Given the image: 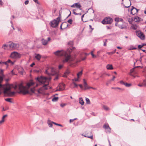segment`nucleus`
Wrapping results in <instances>:
<instances>
[{
  "instance_id": "nucleus-43",
  "label": "nucleus",
  "mask_w": 146,
  "mask_h": 146,
  "mask_svg": "<svg viewBox=\"0 0 146 146\" xmlns=\"http://www.w3.org/2000/svg\"><path fill=\"white\" fill-rule=\"evenodd\" d=\"M72 83L74 85V88H76L77 87L78 85L76 84L74 82H73Z\"/></svg>"
},
{
  "instance_id": "nucleus-38",
  "label": "nucleus",
  "mask_w": 146,
  "mask_h": 146,
  "mask_svg": "<svg viewBox=\"0 0 146 146\" xmlns=\"http://www.w3.org/2000/svg\"><path fill=\"white\" fill-rule=\"evenodd\" d=\"M107 41V39L105 40V41H104V46H106V42Z\"/></svg>"
},
{
  "instance_id": "nucleus-13",
  "label": "nucleus",
  "mask_w": 146,
  "mask_h": 146,
  "mask_svg": "<svg viewBox=\"0 0 146 146\" xmlns=\"http://www.w3.org/2000/svg\"><path fill=\"white\" fill-rule=\"evenodd\" d=\"M120 83L121 84L124 85L127 87H129L131 85V84H128L126 82H125L122 80L120 81Z\"/></svg>"
},
{
  "instance_id": "nucleus-62",
  "label": "nucleus",
  "mask_w": 146,
  "mask_h": 146,
  "mask_svg": "<svg viewBox=\"0 0 146 146\" xmlns=\"http://www.w3.org/2000/svg\"><path fill=\"white\" fill-rule=\"evenodd\" d=\"M75 10V9H74L73 10V14H74V15H77V13H76L74 11Z\"/></svg>"
},
{
  "instance_id": "nucleus-4",
  "label": "nucleus",
  "mask_w": 146,
  "mask_h": 146,
  "mask_svg": "<svg viewBox=\"0 0 146 146\" xmlns=\"http://www.w3.org/2000/svg\"><path fill=\"white\" fill-rule=\"evenodd\" d=\"M11 88L10 85L4 89L3 90L4 94L9 96H12L14 95L15 92H11Z\"/></svg>"
},
{
  "instance_id": "nucleus-45",
  "label": "nucleus",
  "mask_w": 146,
  "mask_h": 146,
  "mask_svg": "<svg viewBox=\"0 0 146 146\" xmlns=\"http://www.w3.org/2000/svg\"><path fill=\"white\" fill-rule=\"evenodd\" d=\"M119 18H116L115 19V21L116 22H119Z\"/></svg>"
},
{
  "instance_id": "nucleus-47",
  "label": "nucleus",
  "mask_w": 146,
  "mask_h": 146,
  "mask_svg": "<svg viewBox=\"0 0 146 146\" xmlns=\"http://www.w3.org/2000/svg\"><path fill=\"white\" fill-rule=\"evenodd\" d=\"M52 123H52H52H48V125L50 127H52Z\"/></svg>"
},
{
  "instance_id": "nucleus-1",
  "label": "nucleus",
  "mask_w": 146,
  "mask_h": 146,
  "mask_svg": "<svg viewBox=\"0 0 146 146\" xmlns=\"http://www.w3.org/2000/svg\"><path fill=\"white\" fill-rule=\"evenodd\" d=\"M75 48L71 46L68 48L67 51L63 50H58L54 52L53 53L58 56H64V59L63 60L64 63L68 62L71 63L74 61V59L71 56L70 53Z\"/></svg>"
},
{
  "instance_id": "nucleus-23",
  "label": "nucleus",
  "mask_w": 146,
  "mask_h": 146,
  "mask_svg": "<svg viewBox=\"0 0 146 146\" xmlns=\"http://www.w3.org/2000/svg\"><path fill=\"white\" fill-rule=\"evenodd\" d=\"M70 73V72L68 70H67L66 72H65L64 74L63 75V77H66L68 75L69 73Z\"/></svg>"
},
{
  "instance_id": "nucleus-64",
  "label": "nucleus",
  "mask_w": 146,
  "mask_h": 146,
  "mask_svg": "<svg viewBox=\"0 0 146 146\" xmlns=\"http://www.w3.org/2000/svg\"><path fill=\"white\" fill-rule=\"evenodd\" d=\"M119 22H122L123 21V19L121 18H119Z\"/></svg>"
},
{
  "instance_id": "nucleus-36",
  "label": "nucleus",
  "mask_w": 146,
  "mask_h": 146,
  "mask_svg": "<svg viewBox=\"0 0 146 146\" xmlns=\"http://www.w3.org/2000/svg\"><path fill=\"white\" fill-rule=\"evenodd\" d=\"M8 46V45L7 44H4L2 46V48L4 49H6L5 47L7 48Z\"/></svg>"
},
{
  "instance_id": "nucleus-5",
  "label": "nucleus",
  "mask_w": 146,
  "mask_h": 146,
  "mask_svg": "<svg viewBox=\"0 0 146 146\" xmlns=\"http://www.w3.org/2000/svg\"><path fill=\"white\" fill-rule=\"evenodd\" d=\"M60 17H58L56 19H54L50 23V24L51 27L56 28L58 25L59 22L60 21Z\"/></svg>"
},
{
  "instance_id": "nucleus-42",
  "label": "nucleus",
  "mask_w": 146,
  "mask_h": 146,
  "mask_svg": "<svg viewBox=\"0 0 146 146\" xmlns=\"http://www.w3.org/2000/svg\"><path fill=\"white\" fill-rule=\"evenodd\" d=\"M68 44L69 45L72 46L73 44V42L72 41H70L68 42Z\"/></svg>"
},
{
  "instance_id": "nucleus-34",
  "label": "nucleus",
  "mask_w": 146,
  "mask_h": 146,
  "mask_svg": "<svg viewBox=\"0 0 146 146\" xmlns=\"http://www.w3.org/2000/svg\"><path fill=\"white\" fill-rule=\"evenodd\" d=\"M11 99L10 98H7L5 99V100L7 102H12L11 101Z\"/></svg>"
},
{
  "instance_id": "nucleus-48",
  "label": "nucleus",
  "mask_w": 146,
  "mask_h": 146,
  "mask_svg": "<svg viewBox=\"0 0 146 146\" xmlns=\"http://www.w3.org/2000/svg\"><path fill=\"white\" fill-rule=\"evenodd\" d=\"M78 78H74V79H72V81H74V80L75 81H78Z\"/></svg>"
},
{
  "instance_id": "nucleus-61",
  "label": "nucleus",
  "mask_w": 146,
  "mask_h": 146,
  "mask_svg": "<svg viewBox=\"0 0 146 146\" xmlns=\"http://www.w3.org/2000/svg\"><path fill=\"white\" fill-rule=\"evenodd\" d=\"M2 63H3V64H5V65H8V64H7V61L5 62H2Z\"/></svg>"
},
{
  "instance_id": "nucleus-26",
  "label": "nucleus",
  "mask_w": 146,
  "mask_h": 146,
  "mask_svg": "<svg viewBox=\"0 0 146 146\" xmlns=\"http://www.w3.org/2000/svg\"><path fill=\"white\" fill-rule=\"evenodd\" d=\"M82 71L83 70H82L81 71H80L77 73V76L78 78H79L80 77V76H81L82 75Z\"/></svg>"
},
{
  "instance_id": "nucleus-60",
  "label": "nucleus",
  "mask_w": 146,
  "mask_h": 146,
  "mask_svg": "<svg viewBox=\"0 0 146 146\" xmlns=\"http://www.w3.org/2000/svg\"><path fill=\"white\" fill-rule=\"evenodd\" d=\"M89 26L90 28V29H91V31H92L94 29L92 28V26L91 25H89Z\"/></svg>"
},
{
  "instance_id": "nucleus-25",
  "label": "nucleus",
  "mask_w": 146,
  "mask_h": 146,
  "mask_svg": "<svg viewBox=\"0 0 146 146\" xmlns=\"http://www.w3.org/2000/svg\"><path fill=\"white\" fill-rule=\"evenodd\" d=\"M66 22H64L60 26V28L61 29H64L66 28V27H64L63 28H62V26H63V25H66Z\"/></svg>"
},
{
  "instance_id": "nucleus-20",
  "label": "nucleus",
  "mask_w": 146,
  "mask_h": 146,
  "mask_svg": "<svg viewBox=\"0 0 146 146\" xmlns=\"http://www.w3.org/2000/svg\"><path fill=\"white\" fill-rule=\"evenodd\" d=\"M133 20L135 22L140 21H141V18L137 16L134 18Z\"/></svg>"
},
{
  "instance_id": "nucleus-32",
  "label": "nucleus",
  "mask_w": 146,
  "mask_h": 146,
  "mask_svg": "<svg viewBox=\"0 0 146 146\" xmlns=\"http://www.w3.org/2000/svg\"><path fill=\"white\" fill-rule=\"evenodd\" d=\"M33 71L36 73H39L41 72V70L40 69L39 70H33Z\"/></svg>"
},
{
  "instance_id": "nucleus-54",
  "label": "nucleus",
  "mask_w": 146,
  "mask_h": 146,
  "mask_svg": "<svg viewBox=\"0 0 146 146\" xmlns=\"http://www.w3.org/2000/svg\"><path fill=\"white\" fill-rule=\"evenodd\" d=\"M17 29L19 31H20L21 32H23V31L21 29L19 28H17Z\"/></svg>"
},
{
  "instance_id": "nucleus-10",
  "label": "nucleus",
  "mask_w": 146,
  "mask_h": 146,
  "mask_svg": "<svg viewBox=\"0 0 146 146\" xmlns=\"http://www.w3.org/2000/svg\"><path fill=\"white\" fill-rule=\"evenodd\" d=\"M139 10V9H138L134 7L133 6H132L131 7V13L132 15H134L136 13H137Z\"/></svg>"
},
{
  "instance_id": "nucleus-22",
  "label": "nucleus",
  "mask_w": 146,
  "mask_h": 146,
  "mask_svg": "<svg viewBox=\"0 0 146 146\" xmlns=\"http://www.w3.org/2000/svg\"><path fill=\"white\" fill-rule=\"evenodd\" d=\"M42 44L44 45H46L48 43V41L46 40H45L44 39H42Z\"/></svg>"
},
{
  "instance_id": "nucleus-57",
  "label": "nucleus",
  "mask_w": 146,
  "mask_h": 146,
  "mask_svg": "<svg viewBox=\"0 0 146 146\" xmlns=\"http://www.w3.org/2000/svg\"><path fill=\"white\" fill-rule=\"evenodd\" d=\"M4 119H3L2 118V120L1 121H0V123H3V122H4Z\"/></svg>"
},
{
  "instance_id": "nucleus-58",
  "label": "nucleus",
  "mask_w": 146,
  "mask_h": 146,
  "mask_svg": "<svg viewBox=\"0 0 146 146\" xmlns=\"http://www.w3.org/2000/svg\"><path fill=\"white\" fill-rule=\"evenodd\" d=\"M79 86L80 87L81 89H82L83 88V86L82 84H80L79 85Z\"/></svg>"
},
{
  "instance_id": "nucleus-44",
  "label": "nucleus",
  "mask_w": 146,
  "mask_h": 146,
  "mask_svg": "<svg viewBox=\"0 0 146 146\" xmlns=\"http://www.w3.org/2000/svg\"><path fill=\"white\" fill-rule=\"evenodd\" d=\"M142 45L139 44L138 46V48L140 50V49H141V48L142 47Z\"/></svg>"
},
{
  "instance_id": "nucleus-56",
  "label": "nucleus",
  "mask_w": 146,
  "mask_h": 146,
  "mask_svg": "<svg viewBox=\"0 0 146 146\" xmlns=\"http://www.w3.org/2000/svg\"><path fill=\"white\" fill-rule=\"evenodd\" d=\"M7 114L3 116L2 118L3 119H4V118H5V117H7Z\"/></svg>"
},
{
  "instance_id": "nucleus-29",
  "label": "nucleus",
  "mask_w": 146,
  "mask_h": 146,
  "mask_svg": "<svg viewBox=\"0 0 146 146\" xmlns=\"http://www.w3.org/2000/svg\"><path fill=\"white\" fill-rule=\"evenodd\" d=\"M103 108L106 111H108L110 110L108 106L105 105L103 106Z\"/></svg>"
},
{
  "instance_id": "nucleus-8",
  "label": "nucleus",
  "mask_w": 146,
  "mask_h": 146,
  "mask_svg": "<svg viewBox=\"0 0 146 146\" xmlns=\"http://www.w3.org/2000/svg\"><path fill=\"white\" fill-rule=\"evenodd\" d=\"M10 56L13 58H18L21 57V55L18 52L15 51L11 53Z\"/></svg>"
},
{
  "instance_id": "nucleus-35",
  "label": "nucleus",
  "mask_w": 146,
  "mask_h": 146,
  "mask_svg": "<svg viewBox=\"0 0 146 146\" xmlns=\"http://www.w3.org/2000/svg\"><path fill=\"white\" fill-rule=\"evenodd\" d=\"M116 50V49H115L112 52H108L107 53V54L109 55H110L111 54H113L115 53Z\"/></svg>"
},
{
  "instance_id": "nucleus-39",
  "label": "nucleus",
  "mask_w": 146,
  "mask_h": 146,
  "mask_svg": "<svg viewBox=\"0 0 146 146\" xmlns=\"http://www.w3.org/2000/svg\"><path fill=\"white\" fill-rule=\"evenodd\" d=\"M52 123H54V124H55V125H58V126H61V127L62 126V125H61L60 124H58V123H55V122H52Z\"/></svg>"
},
{
  "instance_id": "nucleus-9",
  "label": "nucleus",
  "mask_w": 146,
  "mask_h": 146,
  "mask_svg": "<svg viewBox=\"0 0 146 146\" xmlns=\"http://www.w3.org/2000/svg\"><path fill=\"white\" fill-rule=\"evenodd\" d=\"M137 35L142 40H144L145 36L143 33L140 31H136V32Z\"/></svg>"
},
{
  "instance_id": "nucleus-49",
  "label": "nucleus",
  "mask_w": 146,
  "mask_h": 146,
  "mask_svg": "<svg viewBox=\"0 0 146 146\" xmlns=\"http://www.w3.org/2000/svg\"><path fill=\"white\" fill-rule=\"evenodd\" d=\"M121 4L122 5H123L124 6V7H125V8H128V7H129L130 6V5H131V3H130V5H129L128 6H125L124 5V4H123V3H121Z\"/></svg>"
},
{
  "instance_id": "nucleus-59",
  "label": "nucleus",
  "mask_w": 146,
  "mask_h": 146,
  "mask_svg": "<svg viewBox=\"0 0 146 146\" xmlns=\"http://www.w3.org/2000/svg\"><path fill=\"white\" fill-rule=\"evenodd\" d=\"M66 105L65 104H61L60 105V106L61 107H63Z\"/></svg>"
},
{
  "instance_id": "nucleus-24",
  "label": "nucleus",
  "mask_w": 146,
  "mask_h": 146,
  "mask_svg": "<svg viewBox=\"0 0 146 146\" xmlns=\"http://www.w3.org/2000/svg\"><path fill=\"white\" fill-rule=\"evenodd\" d=\"M13 49H16L19 47V44L17 43H14L13 44Z\"/></svg>"
},
{
  "instance_id": "nucleus-6",
  "label": "nucleus",
  "mask_w": 146,
  "mask_h": 146,
  "mask_svg": "<svg viewBox=\"0 0 146 146\" xmlns=\"http://www.w3.org/2000/svg\"><path fill=\"white\" fill-rule=\"evenodd\" d=\"M113 21L112 19L109 17L105 18L102 21V23L104 24H110Z\"/></svg>"
},
{
  "instance_id": "nucleus-19",
  "label": "nucleus",
  "mask_w": 146,
  "mask_h": 146,
  "mask_svg": "<svg viewBox=\"0 0 146 146\" xmlns=\"http://www.w3.org/2000/svg\"><path fill=\"white\" fill-rule=\"evenodd\" d=\"M106 68L108 70H112L113 69V67L111 64H108L106 66Z\"/></svg>"
},
{
  "instance_id": "nucleus-31",
  "label": "nucleus",
  "mask_w": 146,
  "mask_h": 146,
  "mask_svg": "<svg viewBox=\"0 0 146 146\" xmlns=\"http://www.w3.org/2000/svg\"><path fill=\"white\" fill-rule=\"evenodd\" d=\"M86 101L87 104H90V102L89 98H86Z\"/></svg>"
},
{
  "instance_id": "nucleus-14",
  "label": "nucleus",
  "mask_w": 146,
  "mask_h": 146,
  "mask_svg": "<svg viewBox=\"0 0 146 146\" xmlns=\"http://www.w3.org/2000/svg\"><path fill=\"white\" fill-rule=\"evenodd\" d=\"M139 67H140V66H137L135 67L134 68H133L132 69H131L130 70V75L132 76H133L134 77V78H135V76H133V75L132 74H131V73H132L133 72H135V68H139Z\"/></svg>"
},
{
  "instance_id": "nucleus-40",
  "label": "nucleus",
  "mask_w": 146,
  "mask_h": 146,
  "mask_svg": "<svg viewBox=\"0 0 146 146\" xmlns=\"http://www.w3.org/2000/svg\"><path fill=\"white\" fill-rule=\"evenodd\" d=\"M35 89L34 88H31L30 89V91L32 93H35Z\"/></svg>"
},
{
  "instance_id": "nucleus-2",
  "label": "nucleus",
  "mask_w": 146,
  "mask_h": 146,
  "mask_svg": "<svg viewBox=\"0 0 146 146\" xmlns=\"http://www.w3.org/2000/svg\"><path fill=\"white\" fill-rule=\"evenodd\" d=\"M35 79L37 81L41 84H44L42 87L40 88L38 90V93H41L40 91H42L43 89L45 90H47L48 89V88L47 86L48 84H44L45 83L48 79L47 77L40 76H38Z\"/></svg>"
},
{
  "instance_id": "nucleus-17",
  "label": "nucleus",
  "mask_w": 146,
  "mask_h": 146,
  "mask_svg": "<svg viewBox=\"0 0 146 146\" xmlns=\"http://www.w3.org/2000/svg\"><path fill=\"white\" fill-rule=\"evenodd\" d=\"M41 57V56L39 54H36L35 56V58L38 60H40Z\"/></svg>"
},
{
  "instance_id": "nucleus-11",
  "label": "nucleus",
  "mask_w": 146,
  "mask_h": 146,
  "mask_svg": "<svg viewBox=\"0 0 146 146\" xmlns=\"http://www.w3.org/2000/svg\"><path fill=\"white\" fill-rule=\"evenodd\" d=\"M59 90L62 91L64 90L65 88V84L63 83H60L59 85Z\"/></svg>"
},
{
  "instance_id": "nucleus-21",
  "label": "nucleus",
  "mask_w": 146,
  "mask_h": 146,
  "mask_svg": "<svg viewBox=\"0 0 146 146\" xmlns=\"http://www.w3.org/2000/svg\"><path fill=\"white\" fill-rule=\"evenodd\" d=\"M79 103L81 105H83L84 104V102L82 98H79Z\"/></svg>"
},
{
  "instance_id": "nucleus-28",
  "label": "nucleus",
  "mask_w": 146,
  "mask_h": 146,
  "mask_svg": "<svg viewBox=\"0 0 146 146\" xmlns=\"http://www.w3.org/2000/svg\"><path fill=\"white\" fill-rule=\"evenodd\" d=\"M58 97H54L52 99V101L53 102H56L58 101Z\"/></svg>"
},
{
  "instance_id": "nucleus-53",
  "label": "nucleus",
  "mask_w": 146,
  "mask_h": 146,
  "mask_svg": "<svg viewBox=\"0 0 146 146\" xmlns=\"http://www.w3.org/2000/svg\"><path fill=\"white\" fill-rule=\"evenodd\" d=\"M3 73V69H0V74Z\"/></svg>"
},
{
  "instance_id": "nucleus-12",
  "label": "nucleus",
  "mask_w": 146,
  "mask_h": 146,
  "mask_svg": "<svg viewBox=\"0 0 146 146\" xmlns=\"http://www.w3.org/2000/svg\"><path fill=\"white\" fill-rule=\"evenodd\" d=\"M103 127L106 129H109V130H108V131L110 133V132H111L110 130H111V129L110 127L108 124L106 123V124H104L103 125Z\"/></svg>"
},
{
  "instance_id": "nucleus-37",
  "label": "nucleus",
  "mask_w": 146,
  "mask_h": 146,
  "mask_svg": "<svg viewBox=\"0 0 146 146\" xmlns=\"http://www.w3.org/2000/svg\"><path fill=\"white\" fill-rule=\"evenodd\" d=\"M67 22L70 24H71L73 22L72 20V19H69L67 21Z\"/></svg>"
},
{
  "instance_id": "nucleus-7",
  "label": "nucleus",
  "mask_w": 146,
  "mask_h": 146,
  "mask_svg": "<svg viewBox=\"0 0 146 146\" xmlns=\"http://www.w3.org/2000/svg\"><path fill=\"white\" fill-rule=\"evenodd\" d=\"M115 25L121 29H125L127 28L128 24L125 22H123L122 24H119L118 23H115Z\"/></svg>"
},
{
  "instance_id": "nucleus-15",
  "label": "nucleus",
  "mask_w": 146,
  "mask_h": 146,
  "mask_svg": "<svg viewBox=\"0 0 146 146\" xmlns=\"http://www.w3.org/2000/svg\"><path fill=\"white\" fill-rule=\"evenodd\" d=\"M34 84V82L33 80H31L27 84V87L29 88L31 86L33 85Z\"/></svg>"
},
{
  "instance_id": "nucleus-51",
  "label": "nucleus",
  "mask_w": 146,
  "mask_h": 146,
  "mask_svg": "<svg viewBox=\"0 0 146 146\" xmlns=\"http://www.w3.org/2000/svg\"><path fill=\"white\" fill-rule=\"evenodd\" d=\"M63 65H60L58 66V68L59 69H61L63 67Z\"/></svg>"
},
{
  "instance_id": "nucleus-27",
  "label": "nucleus",
  "mask_w": 146,
  "mask_h": 146,
  "mask_svg": "<svg viewBox=\"0 0 146 146\" xmlns=\"http://www.w3.org/2000/svg\"><path fill=\"white\" fill-rule=\"evenodd\" d=\"M84 90H86L87 89H89L90 88H93V87H89L88 86V85L87 84L86 86L84 85Z\"/></svg>"
},
{
  "instance_id": "nucleus-46",
  "label": "nucleus",
  "mask_w": 146,
  "mask_h": 146,
  "mask_svg": "<svg viewBox=\"0 0 146 146\" xmlns=\"http://www.w3.org/2000/svg\"><path fill=\"white\" fill-rule=\"evenodd\" d=\"M91 54L93 58L96 57V56L93 53L92 51L91 52Z\"/></svg>"
},
{
  "instance_id": "nucleus-63",
  "label": "nucleus",
  "mask_w": 146,
  "mask_h": 146,
  "mask_svg": "<svg viewBox=\"0 0 146 146\" xmlns=\"http://www.w3.org/2000/svg\"><path fill=\"white\" fill-rule=\"evenodd\" d=\"M3 3L2 0H0V4L2 5L3 4Z\"/></svg>"
},
{
  "instance_id": "nucleus-18",
  "label": "nucleus",
  "mask_w": 146,
  "mask_h": 146,
  "mask_svg": "<svg viewBox=\"0 0 146 146\" xmlns=\"http://www.w3.org/2000/svg\"><path fill=\"white\" fill-rule=\"evenodd\" d=\"M90 136H88V135H87L86 134L85 135H83L82 134V135L84 136V137H87L88 138H90L92 139H93V135L92 134V133L91 132H90Z\"/></svg>"
},
{
  "instance_id": "nucleus-30",
  "label": "nucleus",
  "mask_w": 146,
  "mask_h": 146,
  "mask_svg": "<svg viewBox=\"0 0 146 146\" xmlns=\"http://www.w3.org/2000/svg\"><path fill=\"white\" fill-rule=\"evenodd\" d=\"M3 88L2 85L1 84H0V95H1L2 92V91Z\"/></svg>"
},
{
  "instance_id": "nucleus-16",
  "label": "nucleus",
  "mask_w": 146,
  "mask_h": 146,
  "mask_svg": "<svg viewBox=\"0 0 146 146\" xmlns=\"http://www.w3.org/2000/svg\"><path fill=\"white\" fill-rule=\"evenodd\" d=\"M74 5H75V7H76L77 8H79L81 10L82 9L80 8L81 7V6L79 3H74Z\"/></svg>"
},
{
  "instance_id": "nucleus-55",
  "label": "nucleus",
  "mask_w": 146,
  "mask_h": 146,
  "mask_svg": "<svg viewBox=\"0 0 146 146\" xmlns=\"http://www.w3.org/2000/svg\"><path fill=\"white\" fill-rule=\"evenodd\" d=\"M35 62H33L30 65V66L31 67H33V66L35 65Z\"/></svg>"
},
{
  "instance_id": "nucleus-3",
  "label": "nucleus",
  "mask_w": 146,
  "mask_h": 146,
  "mask_svg": "<svg viewBox=\"0 0 146 146\" xmlns=\"http://www.w3.org/2000/svg\"><path fill=\"white\" fill-rule=\"evenodd\" d=\"M15 89H18L19 91V93H23L24 94H30L29 91L26 88V87L23 86L22 83L20 84L17 86L15 85L14 87Z\"/></svg>"
},
{
  "instance_id": "nucleus-41",
  "label": "nucleus",
  "mask_w": 146,
  "mask_h": 146,
  "mask_svg": "<svg viewBox=\"0 0 146 146\" xmlns=\"http://www.w3.org/2000/svg\"><path fill=\"white\" fill-rule=\"evenodd\" d=\"M3 77L2 76H0V84L1 83L3 80Z\"/></svg>"
},
{
  "instance_id": "nucleus-50",
  "label": "nucleus",
  "mask_w": 146,
  "mask_h": 146,
  "mask_svg": "<svg viewBox=\"0 0 146 146\" xmlns=\"http://www.w3.org/2000/svg\"><path fill=\"white\" fill-rule=\"evenodd\" d=\"M29 3V0H27L25 1V5H27Z\"/></svg>"
},
{
  "instance_id": "nucleus-52",
  "label": "nucleus",
  "mask_w": 146,
  "mask_h": 146,
  "mask_svg": "<svg viewBox=\"0 0 146 146\" xmlns=\"http://www.w3.org/2000/svg\"><path fill=\"white\" fill-rule=\"evenodd\" d=\"M84 80V85L86 86L87 84L86 82L85 81V80L84 79L83 80Z\"/></svg>"
},
{
  "instance_id": "nucleus-33",
  "label": "nucleus",
  "mask_w": 146,
  "mask_h": 146,
  "mask_svg": "<svg viewBox=\"0 0 146 146\" xmlns=\"http://www.w3.org/2000/svg\"><path fill=\"white\" fill-rule=\"evenodd\" d=\"M10 43L9 44V46L10 48H13V43L10 42Z\"/></svg>"
}]
</instances>
